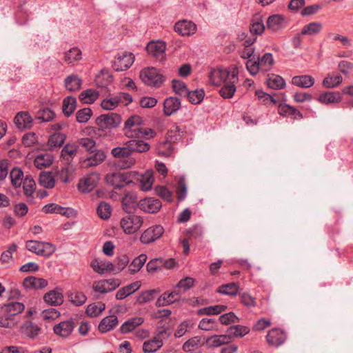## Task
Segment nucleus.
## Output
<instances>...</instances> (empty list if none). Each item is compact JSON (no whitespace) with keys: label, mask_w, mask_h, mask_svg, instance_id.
Segmentation results:
<instances>
[{"label":"nucleus","mask_w":353,"mask_h":353,"mask_svg":"<svg viewBox=\"0 0 353 353\" xmlns=\"http://www.w3.org/2000/svg\"><path fill=\"white\" fill-rule=\"evenodd\" d=\"M143 118L139 115H132L124 123L123 134L130 139L153 138L156 132L151 128H145Z\"/></svg>","instance_id":"1"},{"label":"nucleus","mask_w":353,"mask_h":353,"mask_svg":"<svg viewBox=\"0 0 353 353\" xmlns=\"http://www.w3.org/2000/svg\"><path fill=\"white\" fill-rule=\"evenodd\" d=\"M26 249L38 256L48 258L56 251V246L49 242L29 240L26 243Z\"/></svg>","instance_id":"2"},{"label":"nucleus","mask_w":353,"mask_h":353,"mask_svg":"<svg viewBox=\"0 0 353 353\" xmlns=\"http://www.w3.org/2000/svg\"><path fill=\"white\" fill-rule=\"evenodd\" d=\"M140 78L148 86L156 88H160L165 81L163 74L153 67L143 69L140 72Z\"/></svg>","instance_id":"3"},{"label":"nucleus","mask_w":353,"mask_h":353,"mask_svg":"<svg viewBox=\"0 0 353 353\" xmlns=\"http://www.w3.org/2000/svg\"><path fill=\"white\" fill-rule=\"evenodd\" d=\"M143 223L142 216L129 214L123 216L120 221V225L124 233L127 234H132L137 232Z\"/></svg>","instance_id":"4"},{"label":"nucleus","mask_w":353,"mask_h":353,"mask_svg":"<svg viewBox=\"0 0 353 353\" xmlns=\"http://www.w3.org/2000/svg\"><path fill=\"white\" fill-rule=\"evenodd\" d=\"M233 73L239 74L238 68L236 66H231L228 68H218L211 72L210 79L213 85L220 86L227 81Z\"/></svg>","instance_id":"5"},{"label":"nucleus","mask_w":353,"mask_h":353,"mask_svg":"<svg viewBox=\"0 0 353 353\" xmlns=\"http://www.w3.org/2000/svg\"><path fill=\"white\" fill-rule=\"evenodd\" d=\"M121 122V117L116 113L101 114L97 117L96 123L101 130L112 129L117 127Z\"/></svg>","instance_id":"6"},{"label":"nucleus","mask_w":353,"mask_h":353,"mask_svg":"<svg viewBox=\"0 0 353 353\" xmlns=\"http://www.w3.org/2000/svg\"><path fill=\"white\" fill-rule=\"evenodd\" d=\"M134 61V57L132 53L123 52L115 57L112 63V68L117 72L124 71L128 70Z\"/></svg>","instance_id":"7"},{"label":"nucleus","mask_w":353,"mask_h":353,"mask_svg":"<svg viewBox=\"0 0 353 353\" xmlns=\"http://www.w3.org/2000/svg\"><path fill=\"white\" fill-rule=\"evenodd\" d=\"M164 233L161 225H154L147 228L141 235L140 241L143 244H149L159 239Z\"/></svg>","instance_id":"8"},{"label":"nucleus","mask_w":353,"mask_h":353,"mask_svg":"<svg viewBox=\"0 0 353 353\" xmlns=\"http://www.w3.org/2000/svg\"><path fill=\"white\" fill-rule=\"evenodd\" d=\"M121 284L119 279H110L94 281L92 289L100 294H106L117 289Z\"/></svg>","instance_id":"9"},{"label":"nucleus","mask_w":353,"mask_h":353,"mask_svg":"<svg viewBox=\"0 0 353 353\" xmlns=\"http://www.w3.org/2000/svg\"><path fill=\"white\" fill-rule=\"evenodd\" d=\"M100 176L97 172H92L83 179H81L78 184L79 191L82 192H90L97 185Z\"/></svg>","instance_id":"10"},{"label":"nucleus","mask_w":353,"mask_h":353,"mask_svg":"<svg viewBox=\"0 0 353 353\" xmlns=\"http://www.w3.org/2000/svg\"><path fill=\"white\" fill-rule=\"evenodd\" d=\"M287 335L284 330L280 328L271 329L266 335L268 343L274 347L282 345L286 341Z\"/></svg>","instance_id":"11"},{"label":"nucleus","mask_w":353,"mask_h":353,"mask_svg":"<svg viewBox=\"0 0 353 353\" xmlns=\"http://www.w3.org/2000/svg\"><path fill=\"white\" fill-rule=\"evenodd\" d=\"M138 207L139 209L147 213H157L162 207V203L160 200L152 198L146 197L141 199L138 203Z\"/></svg>","instance_id":"12"},{"label":"nucleus","mask_w":353,"mask_h":353,"mask_svg":"<svg viewBox=\"0 0 353 353\" xmlns=\"http://www.w3.org/2000/svg\"><path fill=\"white\" fill-rule=\"evenodd\" d=\"M75 323L72 319L62 321L53 326V332L59 337L65 339L72 333Z\"/></svg>","instance_id":"13"},{"label":"nucleus","mask_w":353,"mask_h":353,"mask_svg":"<svg viewBox=\"0 0 353 353\" xmlns=\"http://www.w3.org/2000/svg\"><path fill=\"white\" fill-rule=\"evenodd\" d=\"M238 75L239 74L233 73L231 75V77L222 84V87L219 90V94L223 98L230 99L234 96L236 90V83L239 81Z\"/></svg>","instance_id":"14"},{"label":"nucleus","mask_w":353,"mask_h":353,"mask_svg":"<svg viewBox=\"0 0 353 353\" xmlns=\"http://www.w3.org/2000/svg\"><path fill=\"white\" fill-rule=\"evenodd\" d=\"M107 183L115 188H121L130 183L128 176L119 172H112L105 176Z\"/></svg>","instance_id":"15"},{"label":"nucleus","mask_w":353,"mask_h":353,"mask_svg":"<svg viewBox=\"0 0 353 353\" xmlns=\"http://www.w3.org/2000/svg\"><path fill=\"white\" fill-rule=\"evenodd\" d=\"M111 154L115 158H126L127 159L123 165H121L122 168H129L134 164V159L130 158L131 153L128 145L125 147H117L111 150Z\"/></svg>","instance_id":"16"},{"label":"nucleus","mask_w":353,"mask_h":353,"mask_svg":"<svg viewBox=\"0 0 353 353\" xmlns=\"http://www.w3.org/2000/svg\"><path fill=\"white\" fill-rule=\"evenodd\" d=\"M288 25L285 18L281 14L270 16L267 20V28L268 30L276 32L284 29Z\"/></svg>","instance_id":"17"},{"label":"nucleus","mask_w":353,"mask_h":353,"mask_svg":"<svg viewBox=\"0 0 353 353\" xmlns=\"http://www.w3.org/2000/svg\"><path fill=\"white\" fill-rule=\"evenodd\" d=\"M122 208L128 214L132 213L137 203V196L136 192L130 191L124 194L121 200Z\"/></svg>","instance_id":"18"},{"label":"nucleus","mask_w":353,"mask_h":353,"mask_svg":"<svg viewBox=\"0 0 353 353\" xmlns=\"http://www.w3.org/2000/svg\"><path fill=\"white\" fill-rule=\"evenodd\" d=\"M174 30L183 37L190 36L196 32V26L191 21H179L176 23Z\"/></svg>","instance_id":"19"},{"label":"nucleus","mask_w":353,"mask_h":353,"mask_svg":"<svg viewBox=\"0 0 353 353\" xmlns=\"http://www.w3.org/2000/svg\"><path fill=\"white\" fill-rule=\"evenodd\" d=\"M165 49L166 45L162 41H150L146 46L147 52L157 58H162L164 56Z\"/></svg>","instance_id":"20"},{"label":"nucleus","mask_w":353,"mask_h":353,"mask_svg":"<svg viewBox=\"0 0 353 353\" xmlns=\"http://www.w3.org/2000/svg\"><path fill=\"white\" fill-rule=\"evenodd\" d=\"M43 300L50 305H61L63 302V295L60 289H55L45 294Z\"/></svg>","instance_id":"21"},{"label":"nucleus","mask_w":353,"mask_h":353,"mask_svg":"<svg viewBox=\"0 0 353 353\" xmlns=\"http://www.w3.org/2000/svg\"><path fill=\"white\" fill-rule=\"evenodd\" d=\"M181 101L177 97H170L163 103V113L165 116H171L181 108Z\"/></svg>","instance_id":"22"},{"label":"nucleus","mask_w":353,"mask_h":353,"mask_svg":"<svg viewBox=\"0 0 353 353\" xmlns=\"http://www.w3.org/2000/svg\"><path fill=\"white\" fill-rule=\"evenodd\" d=\"M41 327L30 321H26L21 327V332L31 339H35L41 334Z\"/></svg>","instance_id":"23"},{"label":"nucleus","mask_w":353,"mask_h":353,"mask_svg":"<svg viewBox=\"0 0 353 353\" xmlns=\"http://www.w3.org/2000/svg\"><path fill=\"white\" fill-rule=\"evenodd\" d=\"M14 122L20 130L28 129L32 127V118L27 112H20L14 117Z\"/></svg>","instance_id":"24"},{"label":"nucleus","mask_w":353,"mask_h":353,"mask_svg":"<svg viewBox=\"0 0 353 353\" xmlns=\"http://www.w3.org/2000/svg\"><path fill=\"white\" fill-rule=\"evenodd\" d=\"M141 139H132L125 143V145H128L131 154L134 152L143 153L150 150L149 143Z\"/></svg>","instance_id":"25"},{"label":"nucleus","mask_w":353,"mask_h":353,"mask_svg":"<svg viewBox=\"0 0 353 353\" xmlns=\"http://www.w3.org/2000/svg\"><path fill=\"white\" fill-rule=\"evenodd\" d=\"M91 267L94 272L103 274L105 272L114 271V264L100 259H94L91 263Z\"/></svg>","instance_id":"26"},{"label":"nucleus","mask_w":353,"mask_h":353,"mask_svg":"<svg viewBox=\"0 0 353 353\" xmlns=\"http://www.w3.org/2000/svg\"><path fill=\"white\" fill-rule=\"evenodd\" d=\"M232 341L231 334L229 333L226 334L214 335L207 338L205 343L212 347H217L221 345L228 344Z\"/></svg>","instance_id":"27"},{"label":"nucleus","mask_w":353,"mask_h":353,"mask_svg":"<svg viewBox=\"0 0 353 353\" xmlns=\"http://www.w3.org/2000/svg\"><path fill=\"white\" fill-rule=\"evenodd\" d=\"M117 324V316L116 315H110L101 321L98 327L99 330L102 333H105L113 330Z\"/></svg>","instance_id":"28"},{"label":"nucleus","mask_w":353,"mask_h":353,"mask_svg":"<svg viewBox=\"0 0 353 353\" xmlns=\"http://www.w3.org/2000/svg\"><path fill=\"white\" fill-rule=\"evenodd\" d=\"M314 79L308 74L294 76L292 79V83L301 88H309L314 84Z\"/></svg>","instance_id":"29"},{"label":"nucleus","mask_w":353,"mask_h":353,"mask_svg":"<svg viewBox=\"0 0 353 353\" xmlns=\"http://www.w3.org/2000/svg\"><path fill=\"white\" fill-rule=\"evenodd\" d=\"M48 281L43 278L28 276L23 280V285L26 288L43 289L48 285Z\"/></svg>","instance_id":"30"},{"label":"nucleus","mask_w":353,"mask_h":353,"mask_svg":"<svg viewBox=\"0 0 353 353\" xmlns=\"http://www.w3.org/2000/svg\"><path fill=\"white\" fill-rule=\"evenodd\" d=\"M185 133L184 128L177 125H173L166 134V140L172 143L178 142L183 137Z\"/></svg>","instance_id":"31"},{"label":"nucleus","mask_w":353,"mask_h":353,"mask_svg":"<svg viewBox=\"0 0 353 353\" xmlns=\"http://www.w3.org/2000/svg\"><path fill=\"white\" fill-rule=\"evenodd\" d=\"M24 309L25 305L22 303L12 301L5 305L4 313L12 319H14L15 316L21 314Z\"/></svg>","instance_id":"32"},{"label":"nucleus","mask_w":353,"mask_h":353,"mask_svg":"<svg viewBox=\"0 0 353 353\" xmlns=\"http://www.w3.org/2000/svg\"><path fill=\"white\" fill-rule=\"evenodd\" d=\"M143 319L141 317H134L125 321L120 327V331L122 334H128L133 331L137 327L143 323Z\"/></svg>","instance_id":"33"},{"label":"nucleus","mask_w":353,"mask_h":353,"mask_svg":"<svg viewBox=\"0 0 353 353\" xmlns=\"http://www.w3.org/2000/svg\"><path fill=\"white\" fill-rule=\"evenodd\" d=\"M140 286L139 282L136 281L119 289L116 294V299L122 300L126 298L128 296L138 290Z\"/></svg>","instance_id":"34"},{"label":"nucleus","mask_w":353,"mask_h":353,"mask_svg":"<svg viewBox=\"0 0 353 353\" xmlns=\"http://www.w3.org/2000/svg\"><path fill=\"white\" fill-rule=\"evenodd\" d=\"M78 145L75 143H68L63 146L61 152V157L68 162L71 161L77 155Z\"/></svg>","instance_id":"35"},{"label":"nucleus","mask_w":353,"mask_h":353,"mask_svg":"<svg viewBox=\"0 0 353 353\" xmlns=\"http://www.w3.org/2000/svg\"><path fill=\"white\" fill-rule=\"evenodd\" d=\"M342 81V76L339 73H332L323 80L322 85L326 88H334L341 84Z\"/></svg>","instance_id":"36"},{"label":"nucleus","mask_w":353,"mask_h":353,"mask_svg":"<svg viewBox=\"0 0 353 353\" xmlns=\"http://www.w3.org/2000/svg\"><path fill=\"white\" fill-rule=\"evenodd\" d=\"M261 72L265 73L270 71L274 64V60L272 53H265L261 58L259 57Z\"/></svg>","instance_id":"37"},{"label":"nucleus","mask_w":353,"mask_h":353,"mask_svg":"<svg viewBox=\"0 0 353 353\" xmlns=\"http://www.w3.org/2000/svg\"><path fill=\"white\" fill-rule=\"evenodd\" d=\"M81 79L76 74H72L65 79V87L70 92H76L81 88Z\"/></svg>","instance_id":"38"},{"label":"nucleus","mask_w":353,"mask_h":353,"mask_svg":"<svg viewBox=\"0 0 353 353\" xmlns=\"http://www.w3.org/2000/svg\"><path fill=\"white\" fill-rule=\"evenodd\" d=\"M66 136L63 133L55 132L50 136L48 145L50 150L60 148L65 142Z\"/></svg>","instance_id":"39"},{"label":"nucleus","mask_w":353,"mask_h":353,"mask_svg":"<svg viewBox=\"0 0 353 353\" xmlns=\"http://www.w3.org/2000/svg\"><path fill=\"white\" fill-rule=\"evenodd\" d=\"M323 26L320 22H311L303 27L301 34L309 36L316 35L321 32Z\"/></svg>","instance_id":"40"},{"label":"nucleus","mask_w":353,"mask_h":353,"mask_svg":"<svg viewBox=\"0 0 353 353\" xmlns=\"http://www.w3.org/2000/svg\"><path fill=\"white\" fill-rule=\"evenodd\" d=\"M36 188L35 181L30 176H26L23 182V189L25 195L28 198V201H30L33 198Z\"/></svg>","instance_id":"41"},{"label":"nucleus","mask_w":353,"mask_h":353,"mask_svg":"<svg viewBox=\"0 0 353 353\" xmlns=\"http://www.w3.org/2000/svg\"><path fill=\"white\" fill-rule=\"evenodd\" d=\"M227 310V306L216 305L201 308L198 310L199 315H217Z\"/></svg>","instance_id":"42"},{"label":"nucleus","mask_w":353,"mask_h":353,"mask_svg":"<svg viewBox=\"0 0 353 353\" xmlns=\"http://www.w3.org/2000/svg\"><path fill=\"white\" fill-rule=\"evenodd\" d=\"M239 284L236 282H232L219 286L217 292L225 295L235 296L239 292Z\"/></svg>","instance_id":"43"},{"label":"nucleus","mask_w":353,"mask_h":353,"mask_svg":"<svg viewBox=\"0 0 353 353\" xmlns=\"http://www.w3.org/2000/svg\"><path fill=\"white\" fill-rule=\"evenodd\" d=\"M162 345L163 341L161 339L154 338L143 343V351L145 353H153L159 350Z\"/></svg>","instance_id":"44"},{"label":"nucleus","mask_w":353,"mask_h":353,"mask_svg":"<svg viewBox=\"0 0 353 353\" xmlns=\"http://www.w3.org/2000/svg\"><path fill=\"white\" fill-rule=\"evenodd\" d=\"M141 190L146 192L151 190L154 183V176L152 172L147 171L139 179Z\"/></svg>","instance_id":"45"},{"label":"nucleus","mask_w":353,"mask_h":353,"mask_svg":"<svg viewBox=\"0 0 353 353\" xmlns=\"http://www.w3.org/2000/svg\"><path fill=\"white\" fill-rule=\"evenodd\" d=\"M53 161V158L49 154H43L37 156L34 161L35 167L38 169L42 170L50 166Z\"/></svg>","instance_id":"46"},{"label":"nucleus","mask_w":353,"mask_h":353,"mask_svg":"<svg viewBox=\"0 0 353 353\" xmlns=\"http://www.w3.org/2000/svg\"><path fill=\"white\" fill-rule=\"evenodd\" d=\"M106 156L103 151L94 150V152H91V155L87 158V165L89 166H96L102 163Z\"/></svg>","instance_id":"47"},{"label":"nucleus","mask_w":353,"mask_h":353,"mask_svg":"<svg viewBox=\"0 0 353 353\" xmlns=\"http://www.w3.org/2000/svg\"><path fill=\"white\" fill-rule=\"evenodd\" d=\"M250 331V330L248 327L242 325H232L228 330L229 334H231V339H232L233 337L241 338L248 334Z\"/></svg>","instance_id":"48"},{"label":"nucleus","mask_w":353,"mask_h":353,"mask_svg":"<svg viewBox=\"0 0 353 353\" xmlns=\"http://www.w3.org/2000/svg\"><path fill=\"white\" fill-rule=\"evenodd\" d=\"M99 97V92L94 89H88L83 91L79 99L82 103L91 104L93 103Z\"/></svg>","instance_id":"49"},{"label":"nucleus","mask_w":353,"mask_h":353,"mask_svg":"<svg viewBox=\"0 0 353 353\" xmlns=\"http://www.w3.org/2000/svg\"><path fill=\"white\" fill-rule=\"evenodd\" d=\"M267 85L270 88L280 90L285 87V81L281 76L272 74L269 75Z\"/></svg>","instance_id":"50"},{"label":"nucleus","mask_w":353,"mask_h":353,"mask_svg":"<svg viewBox=\"0 0 353 353\" xmlns=\"http://www.w3.org/2000/svg\"><path fill=\"white\" fill-rule=\"evenodd\" d=\"M11 183L14 188H19L23 182V172L18 168H14L10 172Z\"/></svg>","instance_id":"51"},{"label":"nucleus","mask_w":353,"mask_h":353,"mask_svg":"<svg viewBox=\"0 0 353 353\" xmlns=\"http://www.w3.org/2000/svg\"><path fill=\"white\" fill-rule=\"evenodd\" d=\"M341 99V94L338 92H328L323 93L319 97V101L324 103H338Z\"/></svg>","instance_id":"52"},{"label":"nucleus","mask_w":353,"mask_h":353,"mask_svg":"<svg viewBox=\"0 0 353 353\" xmlns=\"http://www.w3.org/2000/svg\"><path fill=\"white\" fill-rule=\"evenodd\" d=\"M77 100L73 97H67L63 102V112L66 117L70 116L75 110Z\"/></svg>","instance_id":"53"},{"label":"nucleus","mask_w":353,"mask_h":353,"mask_svg":"<svg viewBox=\"0 0 353 353\" xmlns=\"http://www.w3.org/2000/svg\"><path fill=\"white\" fill-rule=\"evenodd\" d=\"M105 308V304L101 302L90 304L86 308V314L90 317H97L101 314Z\"/></svg>","instance_id":"54"},{"label":"nucleus","mask_w":353,"mask_h":353,"mask_svg":"<svg viewBox=\"0 0 353 353\" xmlns=\"http://www.w3.org/2000/svg\"><path fill=\"white\" fill-rule=\"evenodd\" d=\"M278 112L279 114L282 116H294V117H296L297 116L299 117H302V114L300 112L299 110L297 109L290 106L288 104H279V108H278Z\"/></svg>","instance_id":"55"},{"label":"nucleus","mask_w":353,"mask_h":353,"mask_svg":"<svg viewBox=\"0 0 353 353\" xmlns=\"http://www.w3.org/2000/svg\"><path fill=\"white\" fill-rule=\"evenodd\" d=\"M198 327L199 329L205 331H217L219 324L215 319L204 318L200 321Z\"/></svg>","instance_id":"56"},{"label":"nucleus","mask_w":353,"mask_h":353,"mask_svg":"<svg viewBox=\"0 0 353 353\" xmlns=\"http://www.w3.org/2000/svg\"><path fill=\"white\" fill-rule=\"evenodd\" d=\"M158 154L163 157H170L174 152L172 143L168 142L166 139L160 142L157 146Z\"/></svg>","instance_id":"57"},{"label":"nucleus","mask_w":353,"mask_h":353,"mask_svg":"<svg viewBox=\"0 0 353 353\" xmlns=\"http://www.w3.org/2000/svg\"><path fill=\"white\" fill-rule=\"evenodd\" d=\"M81 59V51L78 48H73L65 53L64 61L68 64L72 63Z\"/></svg>","instance_id":"58"},{"label":"nucleus","mask_w":353,"mask_h":353,"mask_svg":"<svg viewBox=\"0 0 353 353\" xmlns=\"http://www.w3.org/2000/svg\"><path fill=\"white\" fill-rule=\"evenodd\" d=\"M176 193L179 201H183L186 197L187 184L185 177L181 176L179 178L176 187Z\"/></svg>","instance_id":"59"},{"label":"nucleus","mask_w":353,"mask_h":353,"mask_svg":"<svg viewBox=\"0 0 353 353\" xmlns=\"http://www.w3.org/2000/svg\"><path fill=\"white\" fill-rule=\"evenodd\" d=\"M172 87L174 92L181 97H186L188 94V89L185 83L180 80L173 79Z\"/></svg>","instance_id":"60"},{"label":"nucleus","mask_w":353,"mask_h":353,"mask_svg":"<svg viewBox=\"0 0 353 353\" xmlns=\"http://www.w3.org/2000/svg\"><path fill=\"white\" fill-rule=\"evenodd\" d=\"M147 260V256L145 254H141L138 257L135 258L129 265V270L131 272H139Z\"/></svg>","instance_id":"61"},{"label":"nucleus","mask_w":353,"mask_h":353,"mask_svg":"<svg viewBox=\"0 0 353 353\" xmlns=\"http://www.w3.org/2000/svg\"><path fill=\"white\" fill-rule=\"evenodd\" d=\"M205 92L203 89L195 90L193 91H188V97L190 102L192 104L200 103L204 98Z\"/></svg>","instance_id":"62"},{"label":"nucleus","mask_w":353,"mask_h":353,"mask_svg":"<svg viewBox=\"0 0 353 353\" xmlns=\"http://www.w3.org/2000/svg\"><path fill=\"white\" fill-rule=\"evenodd\" d=\"M39 183L46 188H52L55 184V180L50 172H43L39 176Z\"/></svg>","instance_id":"63"},{"label":"nucleus","mask_w":353,"mask_h":353,"mask_svg":"<svg viewBox=\"0 0 353 353\" xmlns=\"http://www.w3.org/2000/svg\"><path fill=\"white\" fill-rule=\"evenodd\" d=\"M246 68L248 72L252 76L257 74L261 72V66L259 65V57L255 58L254 57L250 59L246 62Z\"/></svg>","instance_id":"64"}]
</instances>
